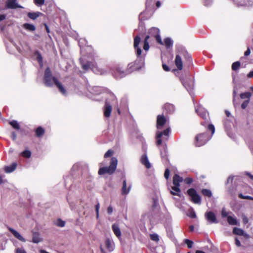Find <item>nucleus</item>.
Masks as SVG:
<instances>
[{"instance_id": "obj_1", "label": "nucleus", "mask_w": 253, "mask_h": 253, "mask_svg": "<svg viewBox=\"0 0 253 253\" xmlns=\"http://www.w3.org/2000/svg\"><path fill=\"white\" fill-rule=\"evenodd\" d=\"M160 30L158 28L153 27L149 30L148 35L145 37L143 41V49L145 52H142L141 47L139 46L141 41V39L139 36H136L134 39V48L137 58L141 62V64H143L145 57L146 52L149 49V44L148 40L150 38L154 37L157 42L161 44H163L161 36L160 35Z\"/></svg>"}, {"instance_id": "obj_2", "label": "nucleus", "mask_w": 253, "mask_h": 253, "mask_svg": "<svg viewBox=\"0 0 253 253\" xmlns=\"http://www.w3.org/2000/svg\"><path fill=\"white\" fill-rule=\"evenodd\" d=\"M43 82L46 86L49 87L52 86L54 83L63 94H66L67 93L66 89L62 84L55 77L52 76L51 71L49 67L46 68L45 70Z\"/></svg>"}, {"instance_id": "obj_3", "label": "nucleus", "mask_w": 253, "mask_h": 253, "mask_svg": "<svg viewBox=\"0 0 253 253\" xmlns=\"http://www.w3.org/2000/svg\"><path fill=\"white\" fill-rule=\"evenodd\" d=\"M128 69V70L126 71L121 65H116L112 69V75L116 79H120L125 77L130 72L136 70V62L134 63L129 64Z\"/></svg>"}, {"instance_id": "obj_4", "label": "nucleus", "mask_w": 253, "mask_h": 253, "mask_svg": "<svg viewBox=\"0 0 253 253\" xmlns=\"http://www.w3.org/2000/svg\"><path fill=\"white\" fill-rule=\"evenodd\" d=\"M208 129L211 132V135L209 136L207 132L199 134L195 137V145L197 147H200L205 144L211 138L215 132L214 126L212 124L208 125Z\"/></svg>"}, {"instance_id": "obj_5", "label": "nucleus", "mask_w": 253, "mask_h": 253, "mask_svg": "<svg viewBox=\"0 0 253 253\" xmlns=\"http://www.w3.org/2000/svg\"><path fill=\"white\" fill-rule=\"evenodd\" d=\"M112 104H113L114 106V113L116 114V111L118 115H121L124 110H126L127 109V106L126 99H122L120 103L119 106L118 104L117 98L115 95L112 93Z\"/></svg>"}, {"instance_id": "obj_6", "label": "nucleus", "mask_w": 253, "mask_h": 253, "mask_svg": "<svg viewBox=\"0 0 253 253\" xmlns=\"http://www.w3.org/2000/svg\"><path fill=\"white\" fill-rule=\"evenodd\" d=\"M187 193L191 197V201L195 204H200L201 199L197 191L194 188H190L187 190Z\"/></svg>"}, {"instance_id": "obj_7", "label": "nucleus", "mask_w": 253, "mask_h": 253, "mask_svg": "<svg viewBox=\"0 0 253 253\" xmlns=\"http://www.w3.org/2000/svg\"><path fill=\"white\" fill-rule=\"evenodd\" d=\"M170 131V127H167L165 130H164L163 131H158L157 132V145H160L162 144V141L161 138L162 137V136L164 135L166 137V139H168V137L169 136V134Z\"/></svg>"}, {"instance_id": "obj_8", "label": "nucleus", "mask_w": 253, "mask_h": 253, "mask_svg": "<svg viewBox=\"0 0 253 253\" xmlns=\"http://www.w3.org/2000/svg\"><path fill=\"white\" fill-rule=\"evenodd\" d=\"M169 123V120L163 115H159L157 118V128L158 129H161L163 126Z\"/></svg>"}, {"instance_id": "obj_9", "label": "nucleus", "mask_w": 253, "mask_h": 253, "mask_svg": "<svg viewBox=\"0 0 253 253\" xmlns=\"http://www.w3.org/2000/svg\"><path fill=\"white\" fill-rule=\"evenodd\" d=\"M205 218L210 224L218 222L215 214L211 211H206L205 213Z\"/></svg>"}, {"instance_id": "obj_10", "label": "nucleus", "mask_w": 253, "mask_h": 253, "mask_svg": "<svg viewBox=\"0 0 253 253\" xmlns=\"http://www.w3.org/2000/svg\"><path fill=\"white\" fill-rule=\"evenodd\" d=\"M181 82L187 91L191 94L194 87V83L192 79L188 78L185 80H182Z\"/></svg>"}, {"instance_id": "obj_11", "label": "nucleus", "mask_w": 253, "mask_h": 253, "mask_svg": "<svg viewBox=\"0 0 253 253\" xmlns=\"http://www.w3.org/2000/svg\"><path fill=\"white\" fill-rule=\"evenodd\" d=\"M177 50L179 53L184 57L188 64H191L192 63V59L191 56L188 53L187 51L183 47L179 46L178 47Z\"/></svg>"}, {"instance_id": "obj_12", "label": "nucleus", "mask_w": 253, "mask_h": 253, "mask_svg": "<svg viewBox=\"0 0 253 253\" xmlns=\"http://www.w3.org/2000/svg\"><path fill=\"white\" fill-rule=\"evenodd\" d=\"M80 62L82 68L85 71H87L89 69H93L95 67V64L93 62L87 61L84 62L83 60L80 59Z\"/></svg>"}, {"instance_id": "obj_13", "label": "nucleus", "mask_w": 253, "mask_h": 253, "mask_svg": "<svg viewBox=\"0 0 253 253\" xmlns=\"http://www.w3.org/2000/svg\"><path fill=\"white\" fill-rule=\"evenodd\" d=\"M196 112L201 118L204 120H207L208 118V114L205 109L203 107L199 106L196 108Z\"/></svg>"}, {"instance_id": "obj_14", "label": "nucleus", "mask_w": 253, "mask_h": 253, "mask_svg": "<svg viewBox=\"0 0 253 253\" xmlns=\"http://www.w3.org/2000/svg\"><path fill=\"white\" fill-rule=\"evenodd\" d=\"M141 163L144 165L147 169H150L151 167V164L150 163L146 154H144L140 158Z\"/></svg>"}, {"instance_id": "obj_15", "label": "nucleus", "mask_w": 253, "mask_h": 253, "mask_svg": "<svg viewBox=\"0 0 253 253\" xmlns=\"http://www.w3.org/2000/svg\"><path fill=\"white\" fill-rule=\"evenodd\" d=\"M170 192L173 195H176L179 197L183 196L179 186H178L173 185V186L171 187Z\"/></svg>"}, {"instance_id": "obj_16", "label": "nucleus", "mask_w": 253, "mask_h": 253, "mask_svg": "<svg viewBox=\"0 0 253 253\" xmlns=\"http://www.w3.org/2000/svg\"><path fill=\"white\" fill-rule=\"evenodd\" d=\"M98 173L99 175H104L105 174H111V162L108 167H103L100 168Z\"/></svg>"}, {"instance_id": "obj_17", "label": "nucleus", "mask_w": 253, "mask_h": 253, "mask_svg": "<svg viewBox=\"0 0 253 253\" xmlns=\"http://www.w3.org/2000/svg\"><path fill=\"white\" fill-rule=\"evenodd\" d=\"M8 230L13 235V236L19 241L25 242V239L15 230L11 227L8 228Z\"/></svg>"}, {"instance_id": "obj_18", "label": "nucleus", "mask_w": 253, "mask_h": 253, "mask_svg": "<svg viewBox=\"0 0 253 253\" xmlns=\"http://www.w3.org/2000/svg\"><path fill=\"white\" fill-rule=\"evenodd\" d=\"M6 6L11 9L22 7L16 3V0H7Z\"/></svg>"}, {"instance_id": "obj_19", "label": "nucleus", "mask_w": 253, "mask_h": 253, "mask_svg": "<svg viewBox=\"0 0 253 253\" xmlns=\"http://www.w3.org/2000/svg\"><path fill=\"white\" fill-rule=\"evenodd\" d=\"M131 189V186L129 185L128 187H127L126 185V180H123V186L121 190L122 194L123 195H126L128 194L130 190Z\"/></svg>"}, {"instance_id": "obj_20", "label": "nucleus", "mask_w": 253, "mask_h": 253, "mask_svg": "<svg viewBox=\"0 0 253 253\" xmlns=\"http://www.w3.org/2000/svg\"><path fill=\"white\" fill-rule=\"evenodd\" d=\"M227 221L230 225H239L240 223L234 216L229 215L227 216Z\"/></svg>"}, {"instance_id": "obj_21", "label": "nucleus", "mask_w": 253, "mask_h": 253, "mask_svg": "<svg viewBox=\"0 0 253 253\" xmlns=\"http://www.w3.org/2000/svg\"><path fill=\"white\" fill-rule=\"evenodd\" d=\"M183 181V179L182 177L180 176L177 174H175L173 176L172 183L174 185L179 186H180V183Z\"/></svg>"}, {"instance_id": "obj_22", "label": "nucleus", "mask_w": 253, "mask_h": 253, "mask_svg": "<svg viewBox=\"0 0 253 253\" xmlns=\"http://www.w3.org/2000/svg\"><path fill=\"white\" fill-rule=\"evenodd\" d=\"M112 228L114 234L117 238L120 239L121 236V231L118 225L117 224H114L112 226Z\"/></svg>"}, {"instance_id": "obj_23", "label": "nucleus", "mask_w": 253, "mask_h": 253, "mask_svg": "<svg viewBox=\"0 0 253 253\" xmlns=\"http://www.w3.org/2000/svg\"><path fill=\"white\" fill-rule=\"evenodd\" d=\"M233 233L235 235L239 236H244L245 237L248 236V234L245 233V231L243 229L238 227H234L233 228Z\"/></svg>"}, {"instance_id": "obj_24", "label": "nucleus", "mask_w": 253, "mask_h": 253, "mask_svg": "<svg viewBox=\"0 0 253 253\" xmlns=\"http://www.w3.org/2000/svg\"><path fill=\"white\" fill-rule=\"evenodd\" d=\"M175 64L178 69L181 70L182 69V62L181 58L179 55H176L175 59Z\"/></svg>"}, {"instance_id": "obj_25", "label": "nucleus", "mask_w": 253, "mask_h": 253, "mask_svg": "<svg viewBox=\"0 0 253 253\" xmlns=\"http://www.w3.org/2000/svg\"><path fill=\"white\" fill-rule=\"evenodd\" d=\"M35 136L37 137H41L44 135L45 133V130L42 126H38L35 129Z\"/></svg>"}, {"instance_id": "obj_26", "label": "nucleus", "mask_w": 253, "mask_h": 253, "mask_svg": "<svg viewBox=\"0 0 253 253\" xmlns=\"http://www.w3.org/2000/svg\"><path fill=\"white\" fill-rule=\"evenodd\" d=\"M17 167L16 163H12L10 166H6L4 167V171L6 173H10L13 171Z\"/></svg>"}, {"instance_id": "obj_27", "label": "nucleus", "mask_w": 253, "mask_h": 253, "mask_svg": "<svg viewBox=\"0 0 253 253\" xmlns=\"http://www.w3.org/2000/svg\"><path fill=\"white\" fill-rule=\"evenodd\" d=\"M42 239L40 238V234L38 232H33L32 242L34 243H39L42 241Z\"/></svg>"}, {"instance_id": "obj_28", "label": "nucleus", "mask_w": 253, "mask_h": 253, "mask_svg": "<svg viewBox=\"0 0 253 253\" xmlns=\"http://www.w3.org/2000/svg\"><path fill=\"white\" fill-rule=\"evenodd\" d=\"M163 45H165L167 48H169L172 46L173 41L169 38H167L164 40Z\"/></svg>"}, {"instance_id": "obj_29", "label": "nucleus", "mask_w": 253, "mask_h": 253, "mask_svg": "<svg viewBox=\"0 0 253 253\" xmlns=\"http://www.w3.org/2000/svg\"><path fill=\"white\" fill-rule=\"evenodd\" d=\"M106 117H108L111 114V105L107 102H105V109L104 113Z\"/></svg>"}, {"instance_id": "obj_30", "label": "nucleus", "mask_w": 253, "mask_h": 253, "mask_svg": "<svg viewBox=\"0 0 253 253\" xmlns=\"http://www.w3.org/2000/svg\"><path fill=\"white\" fill-rule=\"evenodd\" d=\"M23 27L29 31H34L36 30L35 26L34 25L29 23L24 24Z\"/></svg>"}, {"instance_id": "obj_31", "label": "nucleus", "mask_w": 253, "mask_h": 253, "mask_svg": "<svg viewBox=\"0 0 253 253\" xmlns=\"http://www.w3.org/2000/svg\"><path fill=\"white\" fill-rule=\"evenodd\" d=\"M117 164V159L116 158H112V174L115 171Z\"/></svg>"}, {"instance_id": "obj_32", "label": "nucleus", "mask_w": 253, "mask_h": 253, "mask_svg": "<svg viewBox=\"0 0 253 253\" xmlns=\"http://www.w3.org/2000/svg\"><path fill=\"white\" fill-rule=\"evenodd\" d=\"M41 14L40 12H29L27 14L28 17L32 19V20H35L37 19Z\"/></svg>"}, {"instance_id": "obj_33", "label": "nucleus", "mask_w": 253, "mask_h": 253, "mask_svg": "<svg viewBox=\"0 0 253 253\" xmlns=\"http://www.w3.org/2000/svg\"><path fill=\"white\" fill-rule=\"evenodd\" d=\"M164 109L169 113H171L174 111V107L173 105L167 104L165 105Z\"/></svg>"}, {"instance_id": "obj_34", "label": "nucleus", "mask_w": 253, "mask_h": 253, "mask_svg": "<svg viewBox=\"0 0 253 253\" xmlns=\"http://www.w3.org/2000/svg\"><path fill=\"white\" fill-rule=\"evenodd\" d=\"M9 124L13 128L15 129L18 130L20 129V126L17 121L15 120H12V121L9 122Z\"/></svg>"}, {"instance_id": "obj_35", "label": "nucleus", "mask_w": 253, "mask_h": 253, "mask_svg": "<svg viewBox=\"0 0 253 253\" xmlns=\"http://www.w3.org/2000/svg\"><path fill=\"white\" fill-rule=\"evenodd\" d=\"M202 193L205 196L211 197L212 196V193L211 191L207 189H203L202 190Z\"/></svg>"}, {"instance_id": "obj_36", "label": "nucleus", "mask_w": 253, "mask_h": 253, "mask_svg": "<svg viewBox=\"0 0 253 253\" xmlns=\"http://www.w3.org/2000/svg\"><path fill=\"white\" fill-rule=\"evenodd\" d=\"M252 94L250 92H247L245 93H242L240 94V97L242 99H247V100H250V97Z\"/></svg>"}, {"instance_id": "obj_37", "label": "nucleus", "mask_w": 253, "mask_h": 253, "mask_svg": "<svg viewBox=\"0 0 253 253\" xmlns=\"http://www.w3.org/2000/svg\"><path fill=\"white\" fill-rule=\"evenodd\" d=\"M22 157L25 158H30L31 156V152L29 150H25L21 153Z\"/></svg>"}, {"instance_id": "obj_38", "label": "nucleus", "mask_w": 253, "mask_h": 253, "mask_svg": "<svg viewBox=\"0 0 253 253\" xmlns=\"http://www.w3.org/2000/svg\"><path fill=\"white\" fill-rule=\"evenodd\" d=\"M163 147V150L162 151V150H160V151H161V157L164 159V158H166L167 157V150H166V145H163L162 146Z\"/></svg>"}, {"instance_id": "obj_39", "label": "nucleus", "mask_w": 253, "mask_h": 253, "mask_svg": "<svg viewBox=\"0 0 253 253\" xmlns=\"http://www.w3.org/2000/svg\"><path fill=\"white\" fill-rule=\"evenodd\" d=\"M230 214H233L231 212H227L225 208H223L221 211V216L222 218L227 217Z\"/></svg>"}, {"instance_id": "obj_40", "label": "nucleus", "mask_w": 253, "mask_h": 253, "mask_svg": "<svg viewBox=\"0 0 253 253\" xmlns=\"http://www.w3.org/2000/svg\"><path fill=\"white\" fill-rule=\"evenodd\" d=\"M35 55H37V60L38 62L41 64L42 62V57L41 54L38 51H36L35 52Z\"/></svg>"}, {"instance_id": "obj_41", "label": "nucleus", "mask_w": 253, "mask_h": 253, "mask_svg": "<svg viewBox=\"0 0 253 253\" xmlns=\"http://www.w3.org/2000/svg\"><path fill=\"white\" fill-rule=\"evenodd\" d=\"M240 62L239 61H236L234 62L232 65V69L233 71H236L239 69L240 67Z\"/></svg>"}, {"instance_id": "obj_42", "label": "nucleus", "mask_w": 253, "mask_h": 253, "mask_svg": "<svg viewBox=\"0 0 253 253\" xmlns=\"http://www.w3.org/2000/svg\"><path fill=\"white\" fill-rule=\"evenodd\" d=\"M187 215L192 218L196 217V213L193 209H191L189 210Z\"/></svg>"}, {"instance_id": "obj_43", "label": "nucleus", "mask_w": 253, "mask_h": 253, "mask_svg": "<svg viewBox=\"0 0 253 253\" xmlns=\"http://www.w3.org/2000/svg\"><path fill=\"white\" fill-rule=\"evenodd\" d=\"M237 88L236 86H234V89H233V104L235 106V107H236V106L237 105H238V103H236L235 102V97L237 95Z\"/></svg>"}, {"instance_id": "obj_44", "label": "nucleus", "mask_w": 253, "mask_h": 253, "mask_svg": "<svg viewBox=\"0 0 253 253\" xmlns=\"http://www.w3.org/2000/svg\"><path fill=\"white\" fill-rule=\"evenodd\" d=\"M150 238L152 240L156 242H158L159 240V237L157 234H151Z\"/></svg>"}, {"instance_id": "obj_45", "label": "nucleus", "mask_w": 253, "mask_h": 253, "mask_svg": "<svg viewBox=\"0 0 253 253\" xmlns=\"http://www.w3.org/2000/svg\"><path fill=\"white\" fill-rule=\"evenodd\" d=\"M184 242L187 245L188 248H191L192 247L193 242L192 241L189 239H185Z\"/></svg>"}, {"instance_id": "obj_46", "label": "nucleus", "mask_w": 253, "mask_h": 253, "mask_svg": "<svg viewBox=\"0 0 253 253\" xmlns=\"http://www.w3.org/2000/svg\"><path fill=\"white\" fill-rule=\"evenodd\" d=\"M239 197L242 199H249L253 200V197L250 196H244L242 193L239 194Z\"/></svg>"}, {"instance_id": "obj_47", "label": "nucleus", "mask_w": 253, "mask_h": 253, "mask_svg": "<svg viewBox=\"0 0 253 253\" xmlns=\"http://www.w3.org/2000/svg\"><path fill=\"white\" fill-rule=\"evenodd\" d=\"M65 223L64 221L62 220L61 219H58L57 221L56 225L59 227H64L65 226Z\"/></svg>"}, {"instance_id": "obj_48", "label": "nucleus", "mask_w": 253, "mask_h": 253, "mask_svg": "<svg viewBox=\"0 0 253 253\" xmlns=\"http://www.w3.org/2000/svg\"><path fill=\"white\" fill-rule=\"evenodd\" d=\"M36 5H42L44 4L45 0H34Z\"/></svg>"}, {"instance_id": "obj_49", "label": "nucleus", "mask_w": 253, "mask_h": 253, "mask_svg": "<svg viewBox=\"0 0 253 253\" xmlns=\"http://www.w3.org/2000/svg\"><path fill=\"white\" fill-rule=\"evenodd\" d=\"M184 181L188 184H191L193 182V179L191 177H186L183 179Z\"/></svg>"}, {"instance_id": "obj_50", "label": "nucleus", "mask_w": 253, "mask_h": 253, "mask_svg": "<svg viewBox=\"0 0 253 253\" xmlns=\"http://www.w3.org/2000/svg\"><path fill=\"white\" fill-rule=\"evenodd\" d=\"M249 101H250V100H246L243 102V103L242 104V105H241L242 109H244L247 107V106H248V105L249 103Z\"/></svg>"}, {"instance_id": "obj_51", "label": "nucleus", "mask_w": 253, "mask_h": 253, "mask_svg": "<svg viewBox=\"0 0 253 253\" xmlns=\"http://www.w3.org/2000/svg\"><path fill=\"white\" fill-rule=\"evenodd\" d=\"M99 207H100V206H99V204L98 203L97 204H96L95 205V211H96V217L97 218H98L99 217Z\"/></svg>"}, {"instance_id": "obj_52", "label": "nucleus", "mask_w": 253, "mask_h": 253, "mask_svg": "<svg viewBox=\"0 0 253 253\" xmlns=\"http://www.w3.org/2000/svg\"><path fill=\"white\" fill-rule=\"evenodd\" d=\"M169 170L168 169H167L165 171L164 176L166 178V179H168L169 177Z\"/></svg>"}, {"instance_id": "obj_53", "label": "nucleus", "mask_w": 253, "mask_h": 253, "mask_svg": "<svg viewBox=\"0 0 253 253\" xmlns=\"http://www.w3.org/2000/svg\"><path fill=\"white\" fill-rule=\"evenodd\" d=\"M237 77V74L236 73H232V79H233V83L234 84H236V78Z\"/></svg>"}, {"instance_id": "obj_54", "label": "nucleus", "mask_w": 253, "mask_h": 253, "mask_svg": "<svg viewBox=\"0 0 253 253\" xmlns=\"http://www.w3.org/2000/svg\"><path fill=\"white\" fill-rule=\"evenodd\" d=\"M163 69L165 71H169L170 70L169 68L167 66L166 64H163L162 65Z\"/></svg>"}, {"instance_id": "obj_55", "label": "nucleus", "mask_w": 253, "mask_h": 253, "mask_svg": "<svg viewBox=\"0 0 253 253\" xmlns=\"http://www.w3.org/2000/svg\"><path fill=\"white\" fill-rule=\"evenodd\" d=\"M110 157H111V149H109L104 155L105 158Z\"/></svg>"}, {"instance_id": "obj_56", "label": "nucleus", "mask_w": 253, "mask_h": 253, "mask_svg": "<svg viewBox=\"0 0 253 253\" xmlns=\"http://www.w3.org/2000/svg\"><path fill=\"white\" fill-rule=\"evenodd\" d=\"M233 176H229V177L228 178L227 181H226L227 184L231 183L233 181Z\"/></svg>"}, {"instance_id": "obj_57", "label": "nucleus", "mask_w": 253, "mask_h": 253, "mask_svg": "<svg viewBox=\"0 0 253 253\" xmlns=\"http://www.w3.org/2000/svg\"><path fill=\"white\" fill-rule=\"evenodd\" d=\"M16 253H26V252L22 249L18 248L16 249Z\"/></svg>"}, {"instance_id": "obj_58", "label": "nucleus", "mask_w": 253, "mask_h": 253, "mask_svg": "<svg viewBox=\"0 0 253 253\" xmlns=\"http://www.w3.org/2000/svg\"><path fill=\"white\" fill-rule=\"evenodd\" d=\"M243 222L245 224H247L248 222V218L245 215H244L243 216Z\"/></svg>"}, {"instance_id": "obj_59", "label": "nucleus", "mask_w": 253, "mask_h": 253, "mask_svg": "<svg viewBox=\"0 0 253 253\" xmlns=\"http://www.w3.org/2000/svg\"><path fill=\"white\" fill-rule=\"evenodd\" d=\"M235 244L238 247H240L241 246V244L237 238H235Z\"/></svg>"}, {"instance_id": "obj_60", "label": "nucleus", "mask_w": 253, "mask_h": 253, "mask_svg": "<svg viewBox=\"0 0 253 253\" xmlns=\"http://www.w3.org/2000/svg\"><path fill=\"white\" fill-rule=\"evenodd\" d=\"M250 53H251V50H250L249 47H248L247 48V50L245 52V55L246 56H249L250 54Z\"/></svg>"}, {"instance_id": "obj_61", "label": "nucleus", "mask_w": 253, "mask_h": 253, "mask_svg": "<svg viewBox=\"0 0 253 253\" xmlns=\"http://www.w3.org/2000/svg\"><path fill=\"white\" fill-rule=\"evenodd\" d=\"M16 134L15 132H12L11 133V138L13 140H15L16 139Z\"/></svg>"}, {"instance_id": "obj_62", "label": "nucleus", "mask_w": 253, "mask_h": 253, "mask_svg": "<svg viewBox=\"0 0 253 253\" xmlns=\"http://www.w3.org/2000/svg\"><path fill=\"white\" fill-rule=\"evenodd\" d=\"M110 240L109 239H108L107 240H106V247L109 250V248H110Z\"/></svg>"}, {"instance_id": "obj_63", "label": "nucleus", "mask_w": 253, "mask_h": 253, "mask_svg": "<svg viewBox=\"0 0 253 253\" xmlns=\"http://www.w3.org/2000/svg\"><path fill=\"white\" fill-rule=\"evenodd\" d=\"M6 18V16L4 14L0 15V22L5 19Z\"/></svg>"}, {"instance_id": "obj_64", "label": "nucleus", "mask_w": 253, "mask_h": 253, "mask_svg": "<svg viewBox=\"0 0 253 253\" xmlns=\"http://www.w3.org/2000/svg\"><path fill=\"white\" fill-rule=\"evenodd\" d=\"M247 77L249 78L253 77V71H251L247 75Z\"/></svg>"}]
</instances>
